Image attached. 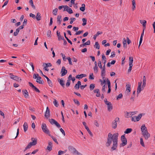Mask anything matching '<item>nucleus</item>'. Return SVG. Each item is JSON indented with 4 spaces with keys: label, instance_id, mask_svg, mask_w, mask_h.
Returning <instances> with one entry per match:
<instances>
[{
    "label": "nucleus",
    "instance_id": "1",
    "mask_svg": "<svg viewBox=\"0 0 155 155\" xmlns=\"http://www.w3.org/2000/svg\"><path fill=\"white\" fill-rule=\"evenodd\" d=\"M118 133H114L112 134L111 133L108 134L107 138V141L106 143V145L107 147L110 146L113 142V145L111 148L112 150H115L117 147L118 137Z\"/></svg>",
    "mask_w": 155,
    "mask_h": 155
},
{
    "label": "nucleus",
    "instance_id": "2",
    "mask_svg": "<svg viewBox=\"0 0 155 155\" xmlns=\"http://www.w3.org/2000/svg\"><path fill=\"white\" fill-rule=\"evenodd\" d=\"M142 134L146 140H147L150 137V134L148 132L147 127L144 124L142 125L141 127Z\"/></svg>",
    "mask_w": 155,
    "mask_h": 155
},
{
    "label": "nucleus",
    "instance_id": "3",
    "mask_svg": "<svg viewBox=\"0 0 155 155\" xmlns=\"http://www.w3.org/2000/svg\"><path fill=\"white\" fill-rule=\"evenodd\" d=\"M41 129L43 131L48 135L50 134V131L45 123H43L41 125Z\"/></svg>",
    "mask_w": 155,
    "mask_h": 155
},
{
    "label": "nucleus",
    "instance_id": "4",
    "mask_svg": "<svg viewBox=\"0 0 155 155\" xmlns=\"http://www.w3.org/2000/svg\"><path fill=\"white\" fill-rule=\"evenodd\" d=\"M121 140L122 141V143L120 144V147L121 146L124 147L127 144V140L125 137L124 135L121 136Z\"/></svg>",
    "mask_w": 155,
    "mask_h": 155
},
{
    "label": "nucleus",
    "instance_id": "5",
    "mask_svg": "<svg viewBox=\"0 0 155 155\" xmlns=\"http://www.w3.org/2000/svg\"><path fill=\"white\" fill-rule=\"evenodd\" d=\"M49 121L52 125L54 124L58 128H59L61 127L60 124L54 119H49Z\"/></svg>",
    "mask_w": 155,
    "mask_h": 155
},
{
    "label": "nucleus",
    "instance_id": "6",
    "mask_svg": "<svg viewBox=\"0 0 155 155\" xmlns=\"http://www.w3.org/2000/svg\"><path fill=\"white\" fill-rule=\"evenodd\" d=\"M143 114H139L137 116H134L132 118L131 120L134 121H139L141 118V117L142 116Z\"/></svg>",
    "mask_w": 155,
    "mask_h": 155
},
{
    "label": "nucleus",
    "instance_id": "7",
    "mask_svg": "<svg viewBox=\"0 0 155 155\" xmlns=\"http://www.w3.org/2000/svg\"><path fill=\"white\" fill-rule=\"evenodd\" d=\"M70 149L72 151V153L74 154H76L77 155H82L79 152L74 148L71 147L70 148Z\"/></svg>",
    "mask_w": 155,
    "mask_h": 155
},
{
    "label": "nucleus",
    "instance_id": "8",
    "mask_svg": "<svg viewBox=\"0 0 155 155\" xmlns=\"http://www.w3.org/2000/svg\"><path fill=\"white\" fill-rule=\"evenodd\" d=\"M68 71L63 66L62 67L61 73V76H63L65 75L67 73Z\"/></svg>",
    "mask_w": 155,
    "mask_h": 155
},
{
    "label": "nucleus",
    "instance_id": "9",
    "mask_svg": "<svg viewBox=\"0 0 155 155\" xmlns=\"http://www.w3.org/2000/svg\"><path fill=\"white\" fill-rule=\"evenodd\" d=\"M50 110L48 107L46 108V110L45 112V117L48 118L50 116Z\"/></svg>",
    "mask_w": 155,
    "mask_h": 155
},
{
    "label": "nucleus",
    "instance_id": "10",
    "mask_svg": "<svg viewBox=\"0 0 155 155\" xmlns=\"http://www.w3.org/2000/svg\"><path fill=\"white\" fill-rule=\"evenodd\" d=\"M102 69L101 71V76L102 77V78L103 79H104L105 78L104 76H105V67L104 65L103 66L102 68L101 69Z\"/></svg>",
    "mask_w": 155,
    "mask_h": 155
},
{
    "label": "nucleus",
    "instance_id": "11",
    "mask_svg": "<svg viewBox=\"0 0 155 155\" xmlns=\"http://www.w3.org/2000/svg\"><path fill=\"white\" fill-rule=\"evenodd\" d=\"M31 140L32 142H30V143L32 146L35 145L37 143V140L36 138H35L34 137H32L31 138Z\"/></svg>",
    "mask_w": 155,
    "mask_h": 155
},
{
    "label": "nucleus",
    "instance_id": "12",
    "mask_svg": "<svg viewBox=\"0 0 155 155\" xmlns=\"http://www.w3.org/2000/svg\"><path fill=\"white\" fill-rule=\"evenodd\" d=\"M126 93H127V94L129 95V92L130 91L131 88H130V84H127L126 85Z\"/></svg>",
    "mask_w": 155,
    "mask_h": 155
},
{
    "label": "nucleus",
    "instance_id": "13",
    "mask_svg": "<svg viewBox=\"0 0 155 155\" xmlns=\"http://www.w3.org/2000/svg\"><path fill=\"white\" fill-rule=\"evenodd\" d=\"M94 93H97L96 96L97 97H100L101 96L100 90L99 89H96L94 90Z\"/></svg>",
    "mask_w": 155,
    "mask_h": 155
},
{
    "label": "nucleus",
    "instance_id": "14",
    "mask_svg": "<svg viewBox=\"0 0 155 155\" xmlns=\"http://www.w3.org/2000/svg\"><path fill=\"white\" fill-rule=\"evenodd\" d=\"M56 33L58 37V41H60L61 40L64 39V38L63 37H62L61 35L60 32H58V31H57Z\"/></svg>",
    "mask_w": 155,
    "mask_h": 155
},
{
    "label": "nucleus",
    "instance_id": "15",
    "mask_svg": "<svg viewBox=\"0 0 155 155\" xmlns=\"http://www.w3.org/2000/svg\"><path fill=\"white\" fill-rule=\"evenodd\" d=\"M52 143L51 142L49 141L48 143V145L47 147V149L49 151H51L52 150Z\"/></svg>",
    "mask_w": 155,
    "mask_h": 155
},
{
    "label": "nucleus",
    "instance_id": "16",
    "mask_svg": "<svg viewBox=\"0 0 155 155\" xmlns=\"http://www.w3.org/2000/svg\"><path fill=\"white\" fill-rule=\"evenodd\" d=\"M58 81L59 82L61 86L64 88L65 87V84L64 83V81L62 80V79H58Z\"/></svg>",
    "mask_w": 155,
    "mask_h": 155
},
{
    "label": "nucleus",
    "instance_id": "17",
    "mask_svg": "<svg viewBox=\"0 0 155 155\" xmlns=\"http://www.w3.org/2000/svg\"><path fill=\"white\" fill-rule=\"evenodd\" d=\"M144 28L143 29V32L141 35V36H140V40L139 43V46H138L139 48L140 46V45H141V44L142 43V40H143V36L144 35Z\"/></svg>",
    "mask_w": 155,
    "mask_h": 155
},
{
    "label": "nucleus",
    "instance_id": "18",
    "mask_svg": "<svg viewBox=\"0 0 155 155\" xmlns=\"http://www.w3.org/2000/svg\"><path fill=\"white\" fill-rule=\"evenodd\" d=\"M23 94L24 96L26 98L28 97L29 94L28 93L27 90H22Z\"/></svg>",
    "mask_w": 155,
    "mask_h": 155
},
{
    "label": "nucleus",
    "instance_id": "19",
    "mask_svg": "<svg viewBox=\"0 0 155 155\" xmlns=\"http://www.w3.org/2000/svg\"><path fill=\"white\" fill-rule=\"evenodd\" d=\"M41 77L39 76L37 78L36 81L38 83L43 84L44 83V81L42 80H41Z\"/></svg>",
    "mask_w": 155,
    "mask_h": 155
},
{
    "label": "nucleus",
    "instance_id": "20",
    "mask_svg": "<svg viewBox=\"0 0 155 155\" xmlns=\"http://www.w3.org/2000/svg\"><path fill=\"white\" fill-rule=\"evenodd\" d=\"M146 77L145 76H144L143 77V84L142 86V88L143 89V88L145 87L146 84Z\"/></svg>",
    "mask_w": 155,
    "mask_h": 155
},
{
    "label": "nucleus",
    "instance_id": "21",
    "mask_svg": "<svg viewBox=\"0 0 155 155\" xmlns=\"http://www.w3.org/2000/svg\"><path fill=\"white\" fill-rule=\"evenodd\" d=\"M81 85V81H79L78 82L77 84H76L74 86V87L75 89H78L80 87V86Z\"/></svg>",
    "mask_w": 155,
    "mask_h": 155
},
{
    "label": "nucleus",
    "instance_id": "22",
    "mask_svg": "<svg viewBox=\"0 0 155 155\" xmlns=\"http://www.w3.org/2000/svg\"><path fill=\"white\" fill-rule=\"evenodd\" d=\"M23 127L24 131L25 132H26L28 128V127L27 123L26 122H25V123L23 125Z\"/></svg>",
    "mask_w": 155,
    "mask_h": 155
},
{
    "label": "nucleus",
    "instance_id": "23",
    "mask_svg": "<svg viewBox=\"0 0 155 155\" xmlns=\"http://www.w3.org/2000/svg\"><path fill=\"white\" fill-rule=\"evenodd\" d=\"M107 105V110L109 111H110L113 109V106L111 103L108 104Z\"/></svg>",
    "mask_w": 155,
    "mask_h": 155
},
{
    "label": "nucleus",
    "instance_id": "24",
    "mask_svg": "<svg viewBox=\"0 0 155 155\" xmlns=\"http://www.w3.org/2000/svg\"><path fill=\"white\" fill-rule=\"evenodd\" d=\"M57 22H58V24L60 25L62 21L61 16L60 15H58L57 18Z\"/></svg>",
    "mask_w": 155,
    "mask_h": 155
},
{
    "label": "nucleus",
    "instance_id": "25",
    "mask_svg": "<svg viewBox=\"0 0 155 155\" xmlns=\"http://www.w3.org/2000/svg\"><path fill=\"white\" fill-rule=\"evenodd\" d=\"M103 32L102 31H98L97 33L94 35L93 38L94 40H95L96 38L99 35L102 34Z\"/></svg>",
    "mask_w": 155,
    "mask_h": 155
},
{
    "label": "nucleus",
    "instance_id": "26",
    "mask_svg": "<svg viewBox=\"0 0 155 155\" xmlns=\"http://www.w3.org/2000/svg\"><path fill=\"white\" fill-rule=\"evenodd\" d=\"M86 76V75L84 74H78L76 76V78L79 79L80 78H82L83 77H84Z\"/></svg>",
    "mask_w": 155,
    "mask_h": 155
},
{
    "label": "nucleus",
    "instance_id": "27",
    "mask_svg": "<svg viewBox=\"0 0 155 155\" xmlns=\"http://www.w3.org/2000/svg\"><path fill=\"white\" fill-rule=\"evenodd\" d=\"M36 18L37 21H40L41 20V16L40 13L38 12L37 13Z\"/></svg>",
    "mask_w": 155,
    "mask_h": 155
},
{
    "label": "nucleus",
    "instance_id": "28",
    "mask_svg": "<svg viewBox=\"0 0 155 155\" xmlns=\"http://www.w3.org/2000/svg\"><path fill=\"white\" fill-rule=\"evenodd\" d=\"M140 23L143 25V27H144L145 28L146 27V24L147 23L146 21L145 20H140Z\"/></svg>",
    "mask_w": 155,
    "mask_h": 155
},
{
    "label": "nucleus",
    "instance_id": "29",
    "mask_svg": "<svg viewBox=\"0 0 155 155\" xmlns=\"http://www.w3.org/2000/svg\"><path fill=\"white\" fill-rule=\"evenodd\" d=\"M117 123L114 121H113L112 124V127L114 129H115L117 128Z\"/></svg>",
    "mask_w": 155,
    "mask_h": 155
},
{
    "label": "nucleus",
    "instance_id": "30",
    "mask_svg": "<svg viewBox=\"0 0 155 155\" xmlns=\"http://www.w3.org/2000/svg\"><path fill=\"white\" fill-rule=\"evenodd\" d=\"M143 89L142 87H140V86H138L137 91V94H139L140 92L141 91H142Z\"/></svg>",
    "mask_w": 155,
    "mask_h": 155
},
{
    "label": "nucleus",
    "instance_id": "31",
    "mask_svg": "<svg viewBox=\"0 0 155 155\" xmlns=\"http://www.w3.org/2000/svg\"><path fill=\"white\" fill-rule=\"evenodd\" d=\"M82 7L80 8V10L82 12H84L85 10V5L84 4L82 5Z\"/></svg>",
    "mask_w": 155,
    "mask_h": 155
},
{
    "label": "nucleus",
    "instance_id": "32",
    "mask_svg": "<svg viewBox=\"0 0 155 155\" xmlns=\"http://www.w3.org/2000/svg\"><path fill=\"white\" fill-rule=\"evenodd\" d=\"M29 3L32 6V8L34 9H35V7L34 5L33 2L32 0H30L29 1Z\"/></svg>",
    "mask_w": 155,
    "mask_h": 155
},
{
    "label": "nucleus",
    "instance_id": "33",
    "mask_svg": "<svg viewBox=\"0 0 155 155\" xmlns=\"http://www.w3.org/2000/svg\"><path fill=\"white\" fill-rule=\"evenodd\" d=\"M94 47L95 48H96L98 49H100V45L98 42H95Z\"/></svg>",
    "mask_w": 155,
    "mask_h": 155
},
{
    "label": "nucleus",
    "instance_id": "34",
    "mask_svg": "<svg viewBox=\"0 0 155 155\" xmlns=\"http://www.w3.org/2000/svg\"><path fill=\"white\" fill-rule=\"evenodd\" d=\"M49 136H50L53 140L57 144H58V142L57 141V139L53 136H51L50 134H49Z\"/></svg>",
    "mask_w": 155,
    "mask_h": 155
},
{
    "label": "nucleus",
    "instance_id": "35",
    "mask_svg": "<svg viewBox=\"0 0 155 155\" xmlns=\"http://www.w3.org/2000/svg\"><path fill=\"white\" fill-rule=\"evenodd\" d=\"M13 80L16 81H18L19 80L20 81H21V79L20 78L18 77V76H15L14 78L13 79Z\"/></svg>",
    "mask_w": 155,
    "mask_h": 155
},
{
    "label": "nucleus",
    "instance_id": "36",
    "mask_svg": "<svg viewBox=\"0 0 155 155\" xmlns=\"http://www.w3.org/2000/svg\"><path fill=\"white\" fill-rule=\"evenodd\" d=\"M132 130L131 128H127L126 130L124 133L125 134H127L130 133L132 131Z\"/></svg>",
    "mask_w": 155,
    "mask_h": 155
},
{
    "label": "nucleus",
    "instance_id": "37",
    "mask_svg": "<svg viewBox=\"0 0 155 155\" xmlns=\"http://www.w3.org/2000/svg\"><path fill=\"white\" fill-rule=\"evenodd\" d=\"M85 128L87 130L88 133L90 134V135L92 137L93 136V134L91 132V131L89 130L88 127H86Z\"/></svg>",
    "mask_w": 155,
    "mask_h": 155
},
{
    "label": "nucleus",
    "instance_id": "38",
    "mask_svg": "<svg viewBox=\"0 0 155 155\" xmlns=\"http://www.w3.org/2000/svg\"><path fill=\"white\" fill-rule=\"evenodd\" d=\"M95 87V84H91L90 85V91H92Z\"/></svg>",
    "mask_w": 155,
    "mask_h": 155
},
{
    "label": "nucleus",
    "instance_id": "39",
    "mask_svg": "<svg viewBox=\"0 0 155 155\" xmlns=\"http://www.w3.org/2000/svg\"><path fill=\"white\" fill-rule=\"evenodd\" d=\"M82 21H83V23L82 24V25L83 26H84L86 25L87 24V19L85 18H83L82 19Z\"/></svg>",
    "mask_w": 155,
    "mask_h": 155
},
{
    "label": "nucleus",
    "instance_id": "40",
    "mask_svg": "<svg viewBox=\"0 0 155 155\" xmlns=\"http://www.w3.org/2000/svg\"><path fill=\"white\" fill-rule=\"evenodd\" d=\"M132 8L133 11H134L136 8V2L135 1H132Z\"/></svg>",
    "mask_w": 155,
    "mask_h": 155
},
{
    "label": "nucleus",
    "instance_id": "41",
    "mask_svg": "<svg viewBox=\"0 0 155 155\" xmlns=\"http://www.w3.org/2000/svg\"><path fill=\"white\" fill-rule=\"evenodd\" d=\"M133 58L132 57H130L129 58V64H133Z\"/></svg>",
    "mask_w": 155,
    "mask_h": 155
},
{
    "label": "nucleus",
    "instance_id": "42",
    "mask_svg": "<svg viewBox=\"0 0 155 155\" xmlns=\"http://www.w3.org/2000/svg\"><path fill=\"white\" fill-rule=\"evenodd\" d=\"M58 11V9L57 8H55L53 10V13L54 15H57Z\"/></svg>",
    "mask_w": 155,
    "mask_h": 155
},
{
    "label": "nucleus",
    "instance_id": "43",
    "mask_svg": "<svg viewBox=\"0 0 155 155\" xmlns=\"http://www.w3.org/2000/svg\"><path fill=\"white\" fill-rule=\"evenodd\" d=\"M67 59L69 63L71 65H72L73 64L71 61V59L70 57H68L67 58Z\"/></svg>",
    "mask_w": 155,
    "mask_h": 155
},
{
    "label": "nucleus",
    "instance_id": "44",
    "mask_svg": "<svg viewBox=\"0 0 155 155\" xmlns=\"http://www.w3.org/2000/svg\"><path fill=\"white\" fill-rule=\"evenodd\" d=\"M32 146L31 144L30 143H29L27 145L26 147L25 148V151L27 150L28 149L30 148L31 146Z\"/></svg>",
    "mask_w": 155,
    "mask_h": 155
},
{
    "label": "nucleus",
    "instance_id": "45",
    "mask_svg": "<svg viewBox=\"0 0 155 155\" xmlns=\"http://www.w3.org/2000/svg\"><path fill=\"white\" fill-rule=\"evenodd\" d=\"M123 46L125 48H126L127 47V44H126V41L125 38H124L123 40Z\"/></svg>",
    "mask_w": 155,
    "mask_h": 155
},
{
    "label": "nucleus",
    "instance_id": "46",
    "mask_svg": "<svg viewBox=\"0 0 155 155\" xmlns=\"http://www.w3.org/2000/svg\"><path fill=\"white\" fill-rule=\"evenodd\" d=\"M48 83V84L51 87H52L53 85L52 81L50 79L48 80L47 81Z\"/></svg>",
    "mask_w": 155,
    "mask_h": 155
},
{
    "label": "nucleus",
    "instance_id": "47",
    "mask_svg": "<svg viewBox=\"0 0 155 155\" xmlns=\"http://www.w3.org/2000/svg\"><path fill=\"white\" fill-rule=\"evenodd\" d=\"M53 103L54 105L56 107H58L59 105L58 103V102L56 99H54V101L53 102Z\"/></svg>",
    "mask_w": 155,
    "mask_h": 155
},
{
    "label": "nucleus",
    "instance_id": "48",
    "mask_svg": "<svg viewBox=\"0 0 155 155\" xmlns=\"http://www.w3.org/2000/svg\"><path fill=\"white\" fill-rule=\"evenodd\" d=\"M140 143L141 145L143 147H145V145L144 144L143 139L142 138H140Z\"/></svg>",
    "mask_w": 155,
    "mask_h": 155
},
{
    "label": "nucleus",
    "instance_id": "49",
    "mask_svg": "<svg viewBox=\"0 0 155 155\" xmlns=\"http://www.w3.org/2000/svg\"><path fill=\"white\" fill-rule=\"evenodd\" d=\"M67 12H68L69 14H71L73 13L72 9L69 7V8H68V9H67Z\"/></svg>",
    "mask_w": 155,
    "mask_h": 155
},
{
    "label": "nucleus",
    "instance_id": "50",
    "mask_svg": "<svg viewBox=\"0 0 155 155\" xmlns=\"http://www.w3.org/2000/svg\"><path fill=\"white\" fill-rule=\"evenodd\" d=\"M70 80H68L67 81V83L66 84V86L67 87H69L70 84Z\"/></svg>",
    "mask_w": 155,
    "mask_h": 155
},
{
    "label": "nucleus",
    "instance_id": "51",
    "mask_svg": "<svg viewBox=\"0 0 155 155\" xmlns=\"http://www.w3.org/2000/svg\"><path fill=\"white\" fill-rule=\"evenodd\" d=\"M51 31L50 30H49L48 31L47 33V35L48 37H51Z\"/></svg>",
    "mask_w": 155,
    "mask_h": 155
},
{
    "label": "nucleus",
    "instance_id": "52",
    "mask_svg": "<svg viewBox=\"0 0 155 155\" xmlns=\"http://www.w3.org/2000/svg\"><path fill=\"white\" fill-rule=\"evenodd\" d=\"M123 97V95L122 94L120 93V94L118 96H117V100H118L119 99H121Z\"/></svg>",
    "mask_w": 155,
    "mask_h": 155
},
{
    "label": "nucleus",
    "instance_id": "53",
    "mask_svg": "<svg viewBox=\"0 0 155 155\" xmlns=\"http://www.w3.org/2000/svg\"><path fill=\"white\" fill-rule=\"evenodd\" d=\"M89 78V79L91 80H93L94 79V76L93 73H91L90 74Z\"/></svg>",
    "mask_w": 155,
    "mask_h": 155
},
{
    "label": "nucleus",
    "instance_id": "54",
    "mask_svg": "<svg viewBox=\"0 0 155 155\" xmlns=\"http://www.w3.org/2000/svg\"><path fill=\"white\" fill-rule=\"evenodd\" d=\"M102 91L103 93H104L106 92L105 85L103 86L102 89Z\"/></svg>",
    "mask_w": 155,
    "mask_h": 155
},
{
    "label": "nucleus",
    "instance_id": "55",
    "mask_svg": "<svg viewBox=\"0 0 155 155\" xmlns=\"http://www.w3.org/2000/svg\"><path fill=\"white\" fill-rule=\"evenodd\" d=\"M102 60H104V61H107L106 58L104 54H102Z\"/></svg>",
    "mask_w": 155,
    "mask_h": 155
},
{
    "label": "nucleus",
    "instance_id": "56",
    "mask_svg": "<svg viewBox=\"0 0 155 155\" xmlns=\"http://www.w3.org/2000/svg\"><path fill=\"white\" fill-rule=\"evenodd\" d=\"M83 30L82 31H78L75 34V35H79L81 34V33H82L83 32Z\"/></svg>",
    "mask_w": 155,
    "mask_h": 155
},
{
    "label": "nucleus",
    "instance_id": "57",
    "mask_svg": "<svg viewBox=\"0 0 155 155\" xmlns=\"http://www.w3.org/2000/svg\"><path fill=\"white\" fill-rule=\"evenodd\" d=\"M107 81L108 88H111L110 83V81L108 80V78H107Z\"/></svg>",
    "mask_w": 155,
    "mask_h": 155
},
{
    "label": "nucleus",
    "instance_id": "58",
    "mask_svg": "<svg viewBox=\"0 0 155 155\" xmlns=\"http://www.w3.org/2000/svg\"><path fill=\"white\" fill-rule=\"evenodd\" d=\"M98 69V67H94V71L95 73H97Z\"/></svg>",
    "mask_w": 155,
    "mask_h": 155
},
{
    "label": "nucleus",
    "instance_id": "59",
    "mask_svg": "<svg viewBox=\"0 0 155 155\" xmlns=\"http://www.w3.org/2000/svg\"><path fill=\"white\" fill-rule=\"evenodd\" d=\"M28 84L29 86L33 89L35 87L30 82H28Z\"/></svg>",
    "mask_w": 155,
    "mask_h": 155
},
{
    "label": "nucleus",
    "instance_id": "60",
    "mask_svg": "<svg viewBox=\"0 0 155 155\" xmlns=\"http://www.w3.org/2000/svg\"><path fill=\"white\" fill-rule=\"evenodd\" d=\"M71 20V21L70 22V24H72L73 23V21L75 20L76 19L74 18H71L70 19Z\"/></svg>",
    "mask_w": 155,
    "mask_h": 155
},
{
    "label": "nucleus",
    "instance_id": "61",
    "mask_svg": "<svg viewBox=\"0 0 155 155\" xmlns=\"http://www.w3.org/2000/svg\"><path fill=\"white\" fill-rule=\"evenodd\" d=\"M115 52L114 51H112L111 53V55L110 57L113 58L115 56Z\"/></svg>",
    "mask_w": 155,
    "mask_h": 155
},
{
    "label": "nucleus",
    "instance_id": "62",
    "mask_svg": "<svg viewBox=\"0 0 155 155\" xmlns=\"http://www.w3.org/2000/svg\"><path fill=\"white\" fill-rule=\"evenodd\" d=\"M98 65L99 67V68L101 69H102V65L101 64V62L100 61H99L98 63Z\"/></svg>",
    "mask_w": 155,
    "mask_h": 155
},
{
    "label": "nucleus",
    "instance_id": "63",
    "mask_svg": "<svg viewBox=\"0 0 155 155\" xmlns=\"http://www.w3.org/2000/svg\"><path fill=\"white\" fill-rule=\"evenodd\" d=\"M129 69L128 70V72H130L131 71V70H132V68L133 66V64H129Z\"/></svg>",
    "mask_w": 155,
    "mask_h": 155
},
{
    "label": "nucleus",
    "instance_id": "64",
    "mask_svg": "<svg viewBox=\"0 0 155 155\" xmlns=\"http://www.w3.org/2000/svg\"><path fill=\"white\" fill-rule=\"evenodd\" d=\"M73 101L75 103L77 104L78 105H80L79 102L77 100L75 99H73Z\"/></svg>",
    "mask_w": 155,
    "mask_h": 155
}]
</instances>
